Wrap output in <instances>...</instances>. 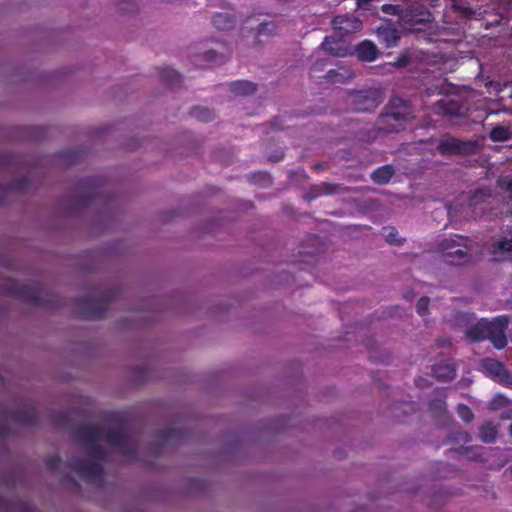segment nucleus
I'll return each instance as SVG.
<instances>
[{
  "instance_id": "nucleus-26",
  "label": "nucleus",
  "mask_w": 512,
  "mask_h": 512,
  "mask_svg": "<svg viewBox=\"0 0 512 512\" xmlns=\"http://www.w3.org/2000/svg\"><path fill=\"white\" fill-rule=\"evenodd\" d=\"M492 196L491 189L488 187L477 188L470 192L468 197V205L475 207L479 204L485 203L487 199Z\"/></svg>"
},
{
  "instance_id": "nucleus-31",
  "label": "nucleus",
  "mask_w": 512,
  "mask_h": 512,
  "mask_svg": "<svg viewBox=\"0 0 512 512\" xmlns=\"http://www.w3.org/2000/svg\"><path fill=\"white\" fill-rule=\"evenodd\" d=\"M190 115L200 122H210L214 119V112L205 107H194L190 111Z\"/></svg>"
},
{
  "instance_id": "nucleus-50",
  "label": "nucleus",
  "mask_w": 512,
  "mask_h": 512,
  "mask_svg": "<svg viewBox=\"0 0 512 512\" xmlns=\"http://www.w3.org/2000/svg\"><path fill=\"white\" fill-rule=\"evenodd\" d=\"M326 65L324 60H317L313 63L311 66V73H316L318 71H322L324 69V66Z\"/></svg>"
},
{
  "instance_id": "nucleus-22",
  "label": "nucleus",
  "mask_w": 512,
  "mask_h": 512,
  "mask_svg": "<svg viewBox=\"0 0 512 512\" xmlns=\"http://www.w3.org/2000/svg\"><path fill=\"white\" fill-rule=\"evenodd\" d=\"M230 91L237 96L252 95L257 90V85L247 80H237L229 84Z\"/></svg>"
},
{
  "instance_id": "nucleus-24",
  "label": "nucleus",
  "mask_w": 512,
  "mask_h": 512,
  "mask_svg": "<svg viewBox=\"0 0 512 512\" xmlns=\"http://www.w3.org/2000/svg\"><path fill=\"white\" fill-rule=\"evenodd\" d=\"M161 82L169 88H175L181 83V75L170 67L161 68L159 71Z\"/></svg>"
},
{
  "instance_id": "nucleus-4",
  "label": "nucleus",
  "mask_w": 512,
  "mask_h": 512,
  "mask_svg": "<svg viewBox=\"0 0 512 512\" xmlns=\"http://www.w3.org/2000/svg\"><path fill=\"white\" fill-rule=\"evenodd\" d=\"M117 297L113 289H105L96 295L78 298L73 303L76 317L85 320L101 319L109 308V304Z\"/></svg>"
},
{
  "instance_id": "nucleus-59",
  "label": "nucleus",
  "mask_w": 512,
  "mask_h": 512,
  "mask_svg": "<svg viewBox=\"0 0 512 512\" xmlns=\"http://www.w3.org/2000/svg\"><path fill=\"white\" fill-rule=\"evenodd\" d=\"M508 2H509L510 4H512V0H508Z\"/></svg>"
},
{
  "instance_id": "nucleus-14",
  "label": "nucleus",
  "mask_w": 512,
  "mask_h": 512,
  "mask_svg": "<svg viewBox=\"0 0 512 512\" xmlns=\"http://www.w3.org/2000/svg\"><path fill=\"white\" fill-rule=\"evenodd\" d=\"M332 27L342 37L359 31L362 22L352 14L337 15L332 20Z\"/></svg>"
},
{
  "instance_id": "nucleus-60",
  "label": "nucleus",
  "mask_w": 512,
  "mask_h": 512,
  "mask_svg": "<svg viewBox=\"0 0 512 512\" xmlns=\"http://www.w3.org/2000/svg\"><path fill=\"white\" fill-rule=\"evenodd\" d=\"M510 98L512 99V90H511V95H510Z\"/></svg>"
},
{
  "instance_id": "nucleus-11",
  "label": "nucleus",
  "mask_w": 512,
  "mask_h": 512,
  "mask_svg": "<svg viewBox=\"0 0 512 512\" xmlns=\"http://www.w3.org/2000/svg\"><path fill=\"white\" fill-rule=\"evenodd\" d=\"M157 442L151 445V453L154 456H160L163 448L168 444H181L188 439V431L182 428L168 427L161 429L156 433Z\"/></svg>"
},
{
  "instance_id": "nucleus-51",
  "label": "nucleus",
  "mask_w": 512,
  "mask_h": 512,
  "mask_svg": "<svg viewBox=\"0 0 512 512\" xmlns=\"http://www.w3.org/2000/svg\"><path fill=\"white\" fill-rule=\"evenodd\" d=\"M270 125L272 126V128L274 130H282L283 127L281 126L280 124V118L279 117H275L271 122H270Z\"/></svg>"
},
{
  "instance_id": "nucleus-28",
  "label": "nucleus",
  "mask_w": 512,
  "mask_h": 512,
  "mask_svg": "<svg viewBox=\"0 0 512 512\" xmlns=\"http://www.w3.org/2000/svg\"><path fill=\"white\" fill-rule=\"evenodd\" d=\"M29 179L27 177H22L19 179H15L11 181L7 187H5L2 192L3 193H23L28 191L29 189Z\"/></svg>"
},
{
  "instance_id": "nucleus-16",
  "label": "nucleus",
  "mask_w": 512,
  "mask_h": 512,
  "mask_svg": "<svg viewBox=\"0 0 512 512\" xmlns=\"http://www.w3.org/2000/svg\"><path fill=\"white\" fill-rule=\"evenodd\" d=\"M481 366L490 376L502 383H506L510 378L506 367L500 361L486 358L482 360Z\"/></svg>"
},
{
  "instance_id": "nucleus-5",
  "label": "nucleus",
  "mask_w": 512,
  "mask_h": 512,
  "mask_svg": "<svg viewBox=\"0 0 512 512\" xmlns=\"http://www.w3.org/2000/svg\"><path fill=\"white\" fill-rule=\"evenodd\" d=\"M107 422H109L111 426L106 429L102 428L104 435L103 441L110 445L119 447L124 456L135 457L137 454V448L135 444L128 440L125 420L117 413H111L107 418Z\"/></svg>"
},
{
  "instance_id": "nucleus-33",
  "label": "nucleus",
  "mask_w": 512,
  "mask_h": 512,
  "mask_svg": "<svg viewBox=\"0 0 512 512\" xmlns=\"http://www.w3.org/2000/svg\"><path fill=\"white\" fill-rule=\"evenodd\" d=\"M380 133H383V131L380 129V125L377 123V126H375V127H372L370 129L361 130L358 133V138H359V140H361L363 142L370 143V142L375 141L378 138Z\"/></svg>"
},
{
  "instance_id": "nucleus-10",
  "label": "nucleus",
  "mask_w": 512,
  "mask_h": 512,
  "mask_svg": "<svg viewBox=\"0 0 512 512\" xmlns=\"http://www.w3.org/2000/svg\"><path fill=\"white\" fill-rule=\"evenodd\" d=\"M67 467L89 483L102 482L104 479V469L96 462L74 458L67 462Z\"/></svg>"
},
{
  "instance_id": "nucleus-7",
  "label": "nucleus",
  "mask_w": 512,
  "mask_h": 512,
  "mask_svg": "<svg viewBox=\"0 0 512 512\" xmlns=\"http://www.w3.org/2000/svg\"><path fill=\"white\" fill-rule=\"evenodd\" d=\"M74 438L81 441V446L84 448L88 456L104 461L106 459L105 449L99 445L103 441V429L96 426L82 425L76 428L73 432Z\"/></svg>"
},
{
  "instance_id": "nucleus-44",
  "label": "nucleus",
  "mask_w": 512,
  "mask_h": 512,
  "mask_svg": "<svg viewBox=\"0 0 512 512\" xmlns=\"http://www.w3.org/2000/svg\"><path fill=\"white\" fill-rule=\"evenodd\" d=\"M69 417L66 412L59 411L53 413L52 422L58 426H65L68 423Z\"/></svg>"
},
{
  "instance_id": "nucleus-36",
  "label": "nucleus",
  "mask_w": 512,
  "mask_h": 512,
  "mask_svg": "<svg viewBox=\"0 0 512 512\" xmlns=\"http://www.w3.org/2000/svg\"><path fill=\"white\" fill-rule=\"evenodd\" d=\"M203 62L209 65H219L225 62L224 56L213 50H208L201 55Z\"/></svg>"
},
{
  "instance_id": "nucleus-18",
  "label": "nucleus",
  "mask_w": 512,
  "mask_h": 512,
  "mask_svg": "<svg viewBox=\"0 0 512 512\" xmlns=\"http://www.w3.org/2000/svg\"><path fill=\"white\" fill-rule=\"evenodd\" d=\"M357 57L361 61L372 62L378 57V49L376 45L369 40H364L359 43L355 48Z\"/></svg>"
},
{
  "instance_id": "nucleus-21",
  "label": "nucleus",
  "mask_w": 512,
  "mask_h": 512,
  "mask_svg": "<svg viewBox=\"0 0 512 512\" xmlns=\"http://www.w3.org/2000/svg\"><path fill=\"white\" fill-rule=\"evenodd\" d=\"M353 73L344 68L330 69L322 78L332 84H345L353 78Z\"/></svg>"
},
{
  "instance_id": "nucleus-47",
  "label": "nucleus",
  "mask_w": 512,
  "mask_h": 512,
  "mask_svg": "<svg viewBox=\"0 0 512 512\" xmlns=\"http://www.w3.org/2000/svg\"><path fill=\"white\" fill-rule=\"evenodd\" d=\"M429 410L433 412L444 413L446 411V403L443 400H432L429 403Z\"/></svg>"
},
{
  "instance_id": "nucleus-2",
  "label": "nucleus",
  "mask_w": 512,
  "mask_h": 512,
  "mask_svg": "<svg viewBox=\"0 0 512 512\" xmlns=\"http://www.w3.org/2000/svg\"><path fill=\"white\" fill-rule=\"evenodd\" d=\"M412 117L411 103L400 97H394L379 115L378 124L384 134L396 133L403 130Z\"/></svg>"
},
{
  "instance_id": "nucleus-53",
  "label": "nucleus",
  "mask_w": 512,
  "mask_h": 512,
  "mask_svg": "<svg viewBox=\"0 0 512 512\" xmlns=\"http://www.w3.org/2000/svg\"><path fill=\"white\" fill-rule=\"evenodd\" d=\"M470 450L469 447H460L459 449H451L449 450V452H455V453H464V452H468Z\"/></svg>"
},
{
  "instance_id": "nucleus-30",
  "label": "nucleus",
  "mask_w": 512,
  "mask_h": 512,
  "mask_svg": "<svg viewBox=\"0 0 512 512\" xmlns=\"http://www.w3.org/2000/svg\"><path fill=\"white\" fill-rule=\"evenodd\" d=\"M489 138L493 142L507 141L510 138L509 128L503 125H496L491 129Z\"/></svg>"
},
{
  "instance_id": "nucleus-25",
  "label": "nucleus",
  "mask_w": 512,
  "mask_h": 512,
  "mask_svg": "<svg viewBox=\"0 0 512 512\" xmlns=\"http://www.w3.org/2000/svg\"><path fill=\"white\" fill-rule=\"evenodd\" d=\"M435 112L444 116H455L459 114L460 107L454 101L439 100L435 103Z\"/></svg>"
},
{
  "instance_id": "nucleus-8",
  "label": "nucleus",
  "mask_w": 512,
  "mask_h": 512,
  "mask_svg": "<svg viewBox=\"0 0 512 512\" xmlns=\"http://www.w3.org/2000/svg\"><path fill=\"white\" fill-rule=\"evenodd\" d=\"M12 420L25 426H32L38 423V414L34 407L19 406L16 409H9L0 404V439L8 437L10 429L8 420Z\"/></svg>"
},
{
  "instance_id": "nucleus-38",
  "label": "nucleus",
  "mask_w": 512,
  "mask_h": 512,
  "mask_svg": "<svg viewBox=\"0 0 512 512\" xmlns=\"http://www.w3.org/2000/svg\"><path fill=\"white\" fill-rule=\"evenodd\" d=\"M59 158L67 165H74L80 158V152L76 150H67L59 153Z\"/></svg>"
},
{
  "instance_id": "nucleus-15",
  "label": "nucleus",
  "mask_w": 512,
  "mask_h": 512,
  "mask_svg": "<svg viewBox=\"0 0 512 512\" xmlns=\"http://www.w3.org/2000/svg\"><path fill=\"white\" fill-rule=\"evenodd\" d=\"M320 48L332 56L345 57L351 54V47L340 37L327 36Z\"/></svg>"
},
{
  "instance_id": "nucleus-19",
  "label": "nucleus",
  "mask_w": 512,
  "mask_h": 512,
  "mask_svg": "<svg viewBox=\"0 0 512 512\" xmlns=\"http://www.w3.org/2000/svg\"><path fill=\"white\" fill-rule=\"evenodd\" d=\"M434 377L439 381H451L456 377V368L453 364L441 361L432 367Z\"/></svg>"
},
{
  "instance_id": "nucleus-45",
  "label": "nucleus",
  "mask_w": 512,
  "mask_h": 512,
  "mask_svg": "<svg viewBox=\"0 0 512 512\" xmlns=\"http://www.w3.org/2000/svg\"><path fill=\"white\" fill-rule=\"evenodd\" d=\"M429 302L430 300L428 297H421L418 300L416 310L420 316H425L428 313Z\"/></svg>"
},
{
  "instance_id": "nucleus-54",
  "label": "nucleus",
  "mask_w": 512,
  "mask_h": 512,
  "mask_svg": "<svg viewBox=\"0 0 512 512\" xmlns=\"http://www.w3.org/2000/svg\"><path fill=\"white\" fill-rule=\"evenodd\" d=\"M283 158V153H281L279 156L270 157V161L277 162Z\"/></svg>"
},
{
  "instance_id": "nucleus-49",
  "label": "nucleus",
  "mask_w": 512,
  "mask_h": 512,
  "mask_svg": "<svg viewBox=\"0 0 512 512\" xmlns=\"http://www.w3.org/2000/svg\"><path fill=\"white\" fill-rule=\"evenodd\" d=\"M500 185L506 190L509 197L512 199V179H505L500 182Z\"/></svg>"
},
{
  "instance_id": "nucleus-13",
  "label": "nucleus",
  "mask_w": 512,
  "mask_h": 512,
  "mask_svg": "<svg viewBox=\"0 0 512 512\" xmlns=\"http://www.w3.org/2000/svg\"><path fill=\"white\" fill-rule=\"evenodd\" d=\"M103 180L99 177H86L79 183V187L84 190V194L77 199L76 205L84 208L91 202L98 199L102 193Z\"/></svg>"
},
{
  "instance_id": "nucleus-58",
  "label": "nucleus",
  "mask_w": 512,
  "mask_h": 512,
  "mask_svg": "<svg viewBox=\"0 0 512 512\" xmlns=\"http://www.w3.org/2000/svg\"><path fill=\"white\" fill-rule=\"evenodd\" d=\"M0 203L4 204L3 200L0 198Z\"/></svg>"
},
{
  "instance_id": "nucleus-56",
  "label": "nucleus",
  "mask_w": 512,
  "mask_h": 512,
  "mask_svg": "<svg viewBox=\"0 0 512 512\" xmlns=\"http://www.w3.org/2000/svg\"><path fill=\"white\" fill-rule=\"evenodd\" d=\"M315 169L320 170L321 169L320 164L315 165Z\"/></svg>"
},
{
  "instance_id": "nucleus-48",
  "label": "nucleus",
  "mask_w": 512,
  "mask_h": 512,
  "mask_svg": "<svg viewBox=\"0 0 512 512\" xmlns=\"http://www.w3.org/2000/svg\"><path fill=\"white\" fill-rule=\"evenodd\" d=\"M136 3L134 0H122L119 3V9L122 11L133 12L136 9Z\"/></svg>"
},
{
  "instance_id": "nucleus-46",
  "label": "nucleus",
  "mask_w": 512,
  "mask_h": 512,
  "mask_svg": "<svg viewBox=\"0 0 512 512\" xmlns=\"http://www.w3.org/2000/svg\"><path fill=\"white\" fill-rule=\"evenodd\" d=\"M251 181L258 184H266L271 182V177L266 172H257L251 175Z\"/></svg>"
},
{
  "instance_id": "nucleus-27",
  "label": "nucleus",
  "mask_w": 512,
  "mask_h": 512,
  "mask_svg": "<svg viewBox=\"0 0 512 512\" xmlns=\"http://www.w3.org/2000/svg\"><path fill=\"white\" fill-rule=\"evenodd\" d=\"M497 434V427L491 422H486L479 427V438L484 443H494L496 441Z\"/></svg>"
},
{
  "instance_id": "nucleus-37",
  "label": "nucleus",
  "mask_w": 512,
  "mask_h": 512,
  "mask_svg": "<svg viewBox=\"0 0 512 512\" xmlns=\"http://www.w3.org/2000/svg\"><path fill=\"white\" fill-rule=\"evenodd\" d=\"M452 8L455 12L460 13L462 17L471 19L475 15V11L468 5H465L457 0H453Z\"/></svg>"
},
{
  "instance_id": "nucleus-41",
  "label": "nucleus",
  "mask_w": 512,
  "mask_h": 512,
  "mask_svg": "<svg viewBox=\"0 0 512 512\" xmlns=\"http://www.w3.org/2000/svg\"><path fill=\"white\" fill-rule=\"evenodd\" d=\"M457 414L466 423H470L474 419L472 410L465 404L457 406Z\"/></svg>"
},
{
  "instance_id": "nucleus-32",
  "label": "nucleus",
  "mask_w": 512,
  "mask_h": 512,
  "mask_svg": "<svg viewBox=\"0 0 512 512\" xmlns=\"http://www.w3.org/2000/svg\"><path fill=\"white\" fill-rule=\"evenodd\" d=\"M21 163L20 158L11 152L0 151V167H15Z\"/></svg>"
},
{
  "instance_id": "nucleus-39",
  "label": "nucleus",
  "mask_w": 512,
  "mask_h": 512,
  "mask_svg": "<svg viewBox=\"0 0 512 512\" xmlns=\"http://www.w3.org/2000/svg\"><path fill=\"white\" fill-rule=\"evenodd\" d=\"M385 238L389 244L402 245L404 239L398 237V231L394 227H385Z\"/></svg>"
},
{
  "instance_id": "nucleus-3",
  "label": "nucleus",
  "mask_w": 512,
  "mask_h": 512,
  "mask_svg": "<svg viewBox=\"0 0 512 512\" xmlns=\"http://www.w3.org/2000/svg\"><path fill=\"white\" fill-rule=\"evenodd\" d=\"M509 320L506 316H498L491 321L481 319L466 331V337L474 342L490 340L494 348L500 350L507 345L505 331Z\"/></svg>"
},
{
  "instance_id": "nucleus-6",
  "label": "nucleus",
  "mask_w": 512,
  "mask_h": 512,
  "mask_svg": "<svg viewBox=\"0 0 512 512\" xmlns=\"http://www.w3.org/2000/svg\"><path fill=\"white\" fill-rule=\"evenodd\" d=\"M471 240L462 235L455 234L445 238L440 243L441 256L448 265H462L470 260Z\"/></svg>"
},
{
  "instance_id": "nucleus-20",
  "label": "nucleus",
  "mask_w": 512,
  "mask_h": 512,
  "mask_svg": "<svg viewBox=\"0 0 512 512\" xmlns=\"http://www.w3.org/2000/svg\"><path fill=\"white\" fill-rule=\"evenodd\" d=\"M237 18L230 12H220L214 14L212 18L213 26L221 31L231 30L236 26Z\"/></svg>"
},
{
  "instance_id": "nucleus-34",
  "label": "nucleus",
  "mask_w": 512,
  "mask_h": 512,
  "mask_svg": "<svg viewBox=\"0 0 512 512\" xmlns=\"http://www.w3.org/2000/svg\"><path fill=\"white\" fill-rule=\"evenodd\" d=\"M276 31V24L273 21H262L258 23L256 38L260 41L262 36H271Z\"/></svg>"
},
{
  "instance_id": "nucleus-43",
  "label": "nucleus",
  "mask_w": 512,
  "mask_h": 512,
  "mask_svg": "<svg viewBox=\"0 0 512 512\" xmlns=\"http://www.w3.org/2000/svg\"><path fill=\"white\" fill-rule=\"evenodd\" d=\"M411 61V57L408 54V52L401 53L394 62L390 63L392 66L397 68H404L406 67Z\"/></svg>"
},
{
  "instance_id": "nucleus-52",
  "label": "nucleus",
  "mask_w": 512,
  "mask_h": 512,
  "mask_svg": "<svg viewBox=\"0 0 512 512\" xmlns=\"http://www.w3.org/2000/svg\"><path fill=\"white\" fill-rule=\"evenodd\" d=\"M61 481L62 482H69V483L73 484L74 486L78 487V483L76 482V480L71 475L63 476Z\"/></svg>"
},
{
  "instance_id": "nucleus-35",
  "label": "nucleus",
  "mask_w": 512,
  "mask_h": 512,
  "mask_svg": "<svg viewBox=\"0 0 512 512\" xmlns=\"http://www.w3.org/2000/svg\"><path fill=\"white\" fill-rule=\"evenodd\" d=\"M317 189H318V194L317 195L307 196L306 198L308 200H312L315 197H317L318 195H322V194L323 195L336 194V193H339L342 188L338 184L324 182Z\"/></svg>"
},
{
  "instance_id": "nucleus-57",
  "label": "nucleus",
  "mask_w": 512,
  "mask_h": 512,
  "mask_svg": "<svg viewBox=\"0 0 512 512\" xmlns=\"http://www.w3.org/2000/svg\"><path fill=\"white\" fill-rule=\"evenodd\" d=\"M509 431H510V435L512 436V423L510 424Z\"/></svg>"
},
{
  "instance_id": "nucleus-23",
  "label": "nucleus",
  "mask_w": 512,
  "mask_h": 512,
  "mask_svg": "<svg viewBox=\"0 0 512 512\" xmlns=\"http://www.w3.org/2000/svg\"><path fill=\"white\" fill-rule=\"evenodd\" d=\"M394 174V167L390 164H386L375 169L371 174V179L375 184H386L391 180Z\"/></svg>"
},
{
  "instance_id": "nucleus-55",
  "label": "nucleus",
  "mask_w": 512,
  "mask_h": 512,
  "mask_svg": "<svg viewBox=\"0 0 512 512\" xmlns=\"http://www.w3.org/2000/svg\"><path fill=\"white\" fill-rule=\"evenodd\" d=\"M24 511H25V512H30V507H29V506H27V505H25V507H24Z\"/></svg>"
},
{
  "instance_id": "nucleus-17",
  "label": "nucleus",
  "mask_w": 512,
  "mask_h": 512,
  "mask_svg": "<svg viewBox=\"0 0 512 512\" xmlns=\"http://www.w3.org/2000/svg\"><path fill=\"white\" fill-rule=\"evenodd\" d=\"M377 37L382 44L389 48L397 45L400 33L391 25H382L377 29Z\"/></svg>"
},
{
  "instance_id": "nucleus-40",
  "label": "nucleus",
  "mask_w": 512,
  "mask_h": 512,
  "mask_svg": "<svg viewBox=\"0 0 512 512\" xmlns=\"http://www.w3.org/2000/svg\"><path fill=\"white\" fill-rule=\"evenodd\" d=\"M449 440L451 442L457 443V444H460V443L467 444L471 441V436L466 431L458 430V431L451 433V435L449 436Z\"/></svg>"
},
{
  "instance_id": "nucleus-42",
  "label": "nucleus",
  "mask_w": 512,
  "mask_h": 512,
  "mask_svg": "<svg viewBox=\"0 0 512 512\" xmlns=\"http://www.w3.org/2000/svg\"><path fill=\"white\" fill-rule=\"evenodd\" d=\"M44 463H45L46 468L50 472H54L57 470V468L61 464V458L57 454H51L44 458Z\"/></svg>"
},
{
  "instance_id": "nucleus-12",
  "label": "nucleus",
  "mask_w": 512,
  "mask_h": 512,
  "mask_svg": "<svg viewBox=\"0 0 512 512\" xmlns=\"http://www.w3.org/2000/svg\"><path fill=\"white\" fill-rule=\"evenodd\" d=\"M475 149V142L458 140L449 135L442 137L437 145V150L441 155H469Z\"/></svg>"
},
{
  "instance_id": "nucleus-9",
  "label": "nucleus",
  "mask_w": 512,
  "mask_h": 512,
  "mask_svg": "<svg viewBox=\"0 0 512 512\" xmlns=\"http://www.w3.org/2000/svg\"><path fill=\"white\" fill-rule=\"evenodd\" d=\"M383 102V94L377 88L356 91L351 94L352 108L356 112H373Z\"/></svg>"
},
{
  "instance_id": "nucleus-29",
  "label": "nucleus",
  "mask_w": 512,
  "mask_h": 512,
  "mask_svg": "<svg viewBox=\"0 0 512 512\" xmlns=\"http://www.w3.org/2000/svg\"><path fill=\"white\" fill-rule=\"evenodd\" d=\"M492 254L495 260H501L499 254L512 252V238H502L492 246Z\"/></svg>"
},
{
  "instance_id": "nucleus-1",
  "label": "nucleus",
  "mask_w": 512,
  "mask_h": 512,
  "mask_svg": "<svg viewBox=\"0 0 512 512\" xmlns=\"http://www.w3.org/2000/svg\"><path fill=\"white\" fill-rule=\"evenodd\" d=\"M1 293L49 311H57L62 306V301L58 295L49 293L38 285L23 284L13 279L4 282Z\"/></svg>"
}]
</instances>
